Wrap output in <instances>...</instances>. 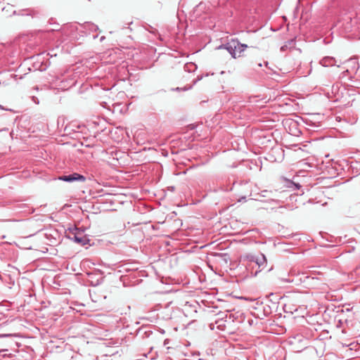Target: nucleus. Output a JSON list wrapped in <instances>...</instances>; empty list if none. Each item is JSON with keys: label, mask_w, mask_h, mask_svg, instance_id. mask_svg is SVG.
Listing matches in <instances>:
<instances>
[{"label": "nucleus", "mask_w": 360, "mask_h": 360, "mask_svg": "<svg viewBox=\"0 0 360 360\" xmlns=\"http://www.w3.org/2000/svg\"><path fill=\"white\" fill-rule=\"evenodd\" d=\"M248 46L244 44H241L237 39H232L231 41L220 46L219 48L226 49L233 58H239L242 56V53L247 49Z\"/></svg>", "instance_id": "1"}, {"label": "nucleus", "mask_w": 360, "mask_h": 360, "mask_svg": "<svg viewBox=\"0 0 360 360\" xmlns=\"http://www.w3.org/2000/svg\"><path fill=\"white\" fill-rule=\"evenodd\" d=\"M226 323H229V321L225 318V314L220 312L218 314V318L214 322L210 323V328L211 330H214L216 328L219 330H224L226 329Z\"/></svg>", "instance_id": "2"}, {"label": "nucleus", "mask_w": 360, "mask_h": 360, "mask_svg": "<svg viewBox=\"0 0 360 360\" xmlns=\"http://www.w3.org/2000/svg\"><path fill=\"white\" fill-rule=\"evenodd\" d=\"M58 179L63 181L72 182L75 181H84L86 178L79 174L73 173L69 175L59 176Z\"/></svg>", "instance_id": "3"}, {"label": "nucleus", "mask_w": 360, "mask_h": 360, "mask_svg": "<svg viewBox=\"0 0 360 360\" xmlns=\"http://www.w3.org/2000/svg\"><path fill=\"white\" fill-rule=\"evenodd\" d=\"M224 313L225 314V318L227 319L229 323L234 322L235 321L240 322L243 320V314L240 311H226Z\"/></svg>", "instance_id": "4"}, {"label": "nucleus", "mask_w": 360, "mask_h": 360, "mask_svg": "<svg viewBox=\"0 0 360 360\" xmlns=\"http://www.w3.org/2000/svg\"><path fill=\"white\" fill-rule=\"evenodd\" d=\"M16 355L7 349H0V360H15Z\"/></svg>", "instance_id": "5"}, {"label": "nucleus", "mask_w": 360, "mask_h": 360, "mask_svg": "<svg viewBox=\"0 0 360 360\" xmlns=\"http://www.w3.org/2000/svg\"><path fill=\"white\" fill-rule=\"evenodd\" d=\"M336 63V60L333 57L330 56H326L323 58L321 61L320 64L323 65V67H331L335 65Z\"/></svg>", "instance_id": "6"}, {"label": "nucleus", "mask_w": 360, "mask_h": 360, "mask_svg": "<svg viewBox=\"0 0 360 360\" xmlns=\"http://www.w3.org/2000/svg\"><path fill=\"white\" fill-rule=\"evenodd\" d=\"M73 240L75 242L81 245H86L89 242V239L86 236H84L82 233H75Z\"/></svg>", "instance_id": "7"}, {"label": "nucleus", "mask_w": 360, "mask_h": 360, "mask_svg": "<svg viewBox=\"0 0 360 360\" xmlns=\"http://www.w3.org/2000/svg\"><path fill=\"white\" fill-rule=\"evenodd\" d=\"M252 262H255L260 270L263 269L266 266V257L264 255H261L260 257L253 258Z\"/></svg>", "instance_id": "8"}, {"label": "nucleus", "mask_w": 360, "mask_h": 360, "mask_svg": "<svg viewBox=\"0 0 360 360\" xmlns=\"http://www.w3.org/2000/svg\"><path fill=\"white\" fill-rule=\"evenodd\" d=\"M314 278L311 276H306L304 274H302L300 280L303 282H305L308 280H313Z\"/></svg>", "instance_id": "9"}, {"label": "nucleus", "mask_w": 360, "mask_h": 360, "mask_svg": "<svg viewBox=\"0 0 360 360\" xmlns=\"http://www.w3.org/2000/svg\"><path fill=\"white\" fill-rule=\"evenodd\" d=\"M349 63H352V65H354V68H355L356 70H357V69H358V68H359V66H358V63H357V61L356 60V59L350 58V59L349 60Z\"/></svg>", "instance_id": "10"}, {"label": "nucleus", "mask_w": 360, "mask_h": 360, "mask_svg": "<svg viewBox=\"0 0 360 360\" xmlns=\"http://www.w3.org/2000/svg\"><path fill=\"white\" fill-rule=\"evenodd\" d=\"M288 49V45L285 44L281 47V51H285Z\"/></svg>", "instance_id": "11"}, {"label": "nucleus", "mask_w": 360, "mask_h": 360, "mask_svg": "<svg viewBox=\"0 0 360 360\" xmlns=\"http://www.w3.org/2000/svg\"><path fill=\"white\" fill-rule=\"evenodd\" d=\"M292 124H293L294 125H296V122H291Z\"/></svg>", "instance_id": "12"}]
</instances>
